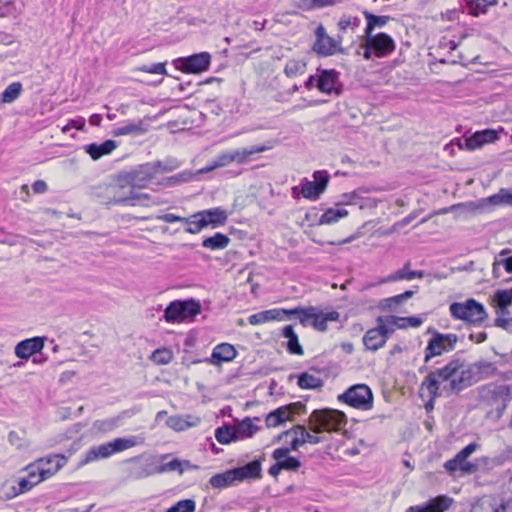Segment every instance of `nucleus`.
I'll list each match as a JSON object with an SVG mask.
<instances>
[{"label": "nucleus", "mask_w": 512, "mask_h": 512, "mask_svg": "<svg viewBox=\"0 0 512 512\" xmlns=\"http://www.w3.org/2000/svg\"><path fill=\"white\" fill-rule=\"evenodd\" d=\"M471 385L469 363L463 358H453L426 375L421 383V395H426L432 404L438 397L458 394Z\"/></svg>", "instance_id": "obj_1"}, {"label": "nucleus", "mask_w": 512, "mask_h": 512, "mask_svg": "<svg viewBox=\"0 0 512 512\" xmlns=\"http://www.w3.org/2000/svg\"><path fill=\"white\" fill-rule=\"evenodd\" d=\"M347 424L346 415L335 409H318L314 410L308 418L309 429L314 432L311 434L303 425H295L293 428L285 431L283 435L288 436L294 434L291 441V449L297 450L305 443L318 444L323 438L317 434L322 432H338Z\"/></svg>", "instance_id": "obj_2"}, {"label": "nucleus", "mask_w": 512, "mask_h": 512, "mask_svg": "<svg viewBox=\"0 0 512 512\" xmlns=\"http://www.w3.org/2000/svg\"><path fill=\"white\" fill-rule=\"evenodd\" d=\"M498 206H512V191L502 188L496 194L486 198L477 199L452 205L441 210V213L458 210L459 215L474 216L492 212Z\"/></svg>", "instance_id": "obj_3"}, {"label": "nucleus", "mask_w": 512, "mask_h": 512, "mask_svg": "<svg viewBox=\"0 0 512 512\" xmlns=\"http://www.w3.org/2000/svg\"><path fill=\"white\" fill-rule=\"evenodd\" d=\"M510 400V388L504 384H489L479 390V405L486 417L494 421L502 416Z\"/></svg>", "instance_id": "obj_4"}, {"label": "nucleus", "mask_w": 512, "mask_h": 512, "mask_svg": "<svg viewBox=\"0 0 512 512\" xmlns=\"http://www.w3.org/2000/svg\"><path fill=\"white\" fill-rule=\"evenodd\" d=\"M143 442V438L130 436L126 438H116L113 441L92 446L85 452L83 458L80 460V464L86 465L100 459L109 458L118 452L143 444Z\"/></svg>", "instance_id": "obj_5"}, {"label": "nucleus", "mask_w": 512, "mask_h": 512, "mask_svg": "<svg viewBox=\"0 0 512 512\" xmlns=\"http://www.w3.org/2000/svg\"><path fill=\"white\" fill-rule=\"evenodd\" d=\"M161 161L146 163L138 168L121 174L118 178V187L123 189H143L152 179L160 173Z\"/></svg>", "instance_id": "obj_6"}, {"label": "nucleus", "mask_w": 512, "mask_h": 512, "mask_svg": "<svg viewBox=\"0 0 512 512\" xmlns=\"http://www.w3.org/2000/svg\"><path fill=\"white\" fill-rule=\"evenodd\" d=\"M271 148V145H255L242 150L223 152L210 165L197 170L196 174L208 173L214 169L228 166L231 163H236L238 165L245 164L250 160L251 155L265 152Z\"/></svg>", "instance_id": "obj_7"}, {"label": "nucleus", "mask_w": 512, "mask_h": 512, "mask_svg": "<svg viewBox=\"0 0 512 512\" xmlns=\"http://www.w3.org/2000/svg\"><path fill=\"white\" fill-rule=\"evenodd\" d=\"M291 312L293 313L292 316H297L302 325L305 326L308 323H311V325L319 331H326L327 322L338 321L340 317V314L337 311L323 313L314 306L295 307Z\"/></svg>", "instance_id": "obj_8"}, {"label": "nucleus", "mask_w": 512, "mask_h": 512, "mask_svg": "<svg viewBox=\"0 0 512 512\" xmlns=\"http://www.w3.org/2000/svg\"><path fill=\"white\" fill-rule=\"evenodd\" d=\"M449 311L455 319L471 324H480L487 318L484 306L474 299L454 302L450 304Z\"/></svg>", "instance_id": "obj_9"}, {"label": "nucleus", "mask_w": 512, "mask_h": 512, "mask_svg": "<svg viewBox=\"0 0 512 512\" xmlns=\"http://www.w3.org/2000/svg\"><path fill=\"white\" fill-rule=\"evenodd\" d=\"M458 340V336L454 333L443 334L434 332L424 350V362L428 363L432 358L452 351L456 347Z\"/></svg>", "instance_id": "obj_10"}, {"label": "nucleus", "mask_w": 512, "mask_h": 512, "mask_svg": "<svg viewBox=\"0 0 512 512\" xmlns=\"http://www.w3.org/2000/svg\"><path fill=\"white\" fill-rule=\"evenodd\" d=\"M377 325L369 329L364 337L363 343L368 350L377 351L384 346L389 336L394 333V328L390 327L386 317H378Z\"/></svg>", "instance_id": "obj_11"}, {"label": "nucleus", "mask_w": 512, "mask_h": 512, "mask_svg": "<svg viewBox=\"0 0 512 512\" xmlns=\"http://www.w3.org/2000/svg\"><path fill=\"white\" fill-rule=\"evenodd\" d=\"M339 400L347 403L348 405L368 410L373 404V395L371 389L365 384H357L350 387L344 394H341Z\"/></svg>", "instance_id": "obj_12"}, {"label": "nucleus", "mask_w": 512, "mask_h": 512, "mask_svg": "<svg viewBox=\"0 0 512 512\" xmlns=\"http://www.w3.org/2000/svg\"><path fill=\"white\" fill-rule=\"evenodd\" d=\"M66 458L60 455H52L47 457L46 464L50 465L49 467H44V459L39 461V465L37 467L38 472L35 471L29 472L27 477L28 481L33 482V487L40 483L41 481L47 479L51 475L55 474L61 467L65 464Z\"/></svg>", "instance_id": "obj_13"}, {"label": "nucleus", "mask_w": 512, "mask_h": 512, "mask_svg": "<svg viewBox=\"0 0 512 512\" xmlns=\"http://www.w3.org/2000/svg\"><path fill=\"white\" fill-rule=\"evenodd\" d=\"M313 181L303 179L301 183V194L304 198L315 200L326 190L329 182L327 171H316L313 174Z\"/></svg>", "instance_id": "obj_14"}, {"label": "nucleus", "mask_w": 512, "mask_h": 512, "mask_svg": "<svg viewBox=\"0 0 512 512\" xmlns=\"http://www.w3.org/2000/svg\"><path fill=\"white\" fill-rule=\"evenodd\" d=\"M316 41L313 44V51L322 56H330L340 50V42L330 37L324 26L319 24L315 30Z\"/></svg>", "instance_id": "obj_15"}, {"label": "nucleus", "mask_w": 512, "mask_h": 512, "mask_svg": "<svg viewBox=\"0 0 512 512\" xmlns=\"http://www.w3.org/2000/svg\"><path fill=\"white\" fill-rule=\"evenodd\" d=\"M339 81V73L333 69L331 70H319L316 79V88L324 94H335L341 93Z\"/></svg>", "instance_id": "obj_16"}, {"label": "nucleus", "mask_w": 512, "mask_h": 512, "mask_svg": "<svg viewBox=\"0 0 512 512\" xmlns=\"http://www.w3.org/2000/svg\"><path fill=\"white\" fill-rule=\"evenodd\" d=\"M369 46L374 48V55L378 58L386 57L395 50L394 40L386 33L366 35Z\"/></svg>", "instance_id": "obj_17"}, {"label": "nucleus", "mask_w": 512, "mask_h": 512, "mask_svg": "<svg viewBox=\"0 0 512 512\" xmlns=\"http://www.w3.org/2000/svg\"><path fill=\"white\" fill-rule=\"evenodd\" d=\"M292 309L275 308L261 311L249 316L248 321L251 325H259L269 321H284L292 316Z\"/></svg>", "instance_id": "obj_18"}, {"label": "nucleus", "mask_w": 512, "mask_h": 512, "mask_svg": "<svg viewBox=\"0 0 512 512\" xmlns=\"http://www.w3.org/2000/svg\"><path fill=\"white\" fill-rule=\"evenodd\" d=\"M211 56L207 52L194 54L182 60V70L188 73H201L208 69Z\"/></svg>", "instance_id": "obj_19"}, {"label": "nucleus", "mask_w": 512, "mask_h": 512, "mask_svg": "<svg viewBox=\"0 0 512 512\" xmlns=\"http://www.w3.org/2000/svg\"><path fill=\"white\" fill-rule=\"evenodd\" d=\"M198 216L201 220H204L205 227L211 226L212 228H217L227 222L229 214L225 209L216 207L194 213V217Z\"/></svg>", "instance_id": "obj_20"}, {"label": "nucleus", "mask_w": 512, "mask_h": 512, "mask_svg": "<svg viewBox=\"0 0 512 512\" xmlns=\"http://www.w3.org/2000/svg\"><path fill=\"white\" fill-rule=\"evenodd\" d=\"M410 263L407 262L402 269L395 271L387 277L381 278L377 283H370L366 285V289L374 287L376 285L396 282L401 280H412L415 278H422L424 276L423 271H412L409 269Z\"/></svg>", "instance_id": "obj_21"}, {"label": "nucleus", "mask_w": 512, "mask_h": 512, "mask_svg": "<svg viewBox=\"0 0 512 512\" xmlns=\"http://www.w3.org/2000/svg\"><path fill=\"white\" fill-rule=\"evenodd\" d=\"M44 347V339L34 337L19 342L15 347V355L21 359H28L30 356L40 352Z\"/></svg>", "instance_id": "obj_22"}, {"label": "nucleus", "mask_w": 512, "mask_h": 512, "mask_svg": "<svg viewBox=\"0 0 512 512\" xmlns=\"http://www.w3.org/2000/svg\"><path fill=\"white\" fill-rule=\"evenodd\" d=\"M451 503V498L447 496H438L431 499L424 506H411L406 512H445L450 508Z\"/></svg>", "instance_id": "obj_23"}, {"label": "nucleus", "mask_w": 512, "mask_h": 512, "mask_svg": "<svg viewBox=\"0 0 512 512\" xmlns=\"http://www.w3.org/2000/svg\"><path fill=\"white\" fill-rule=\"evenodd\" d=\"M495 371V366L489 361L481 360L469 363V372L471 373L473 384L494 375Z\"/></svg>", "instance_id": "obj_24"}, {"label": "nucleus", "mask_w": 512, "mask_h": 512, "mask_svg": "<svg viewBox=\"0 0 512 512\" xmlns=\"http://www.w3.org/2000/svg\"><path fill=\"white\" fill-rule=\"evenodd\" d=\"M497 137H498L497 132L492 129L478 131L466 139V146L468 149L474 150V149L480 148L484 144L491 143V142L495 141L497 139Z\"/></svg>", "instance_id": "obj_25"}, {"label": "nucleus", "mask_w": 512, "mask_h": 512, "mask_svg": "<svg viewBox=\"0 0 512 512\" xmlns=\"http://www.w3.org/2000/svg\"><path fill=\"white\" fill-rule=\"evenodd\" d=\"M237 355V351L233 345L228 343H222L217 345L212 352L210 363L218 365L221 362H229L233 360Z\"/></svg>", "instance_id": "obj_26"}, {"label": "nucleus", "mask_w": 512, "mask_h": 512, "mask_svg": "<svg viewBox=\"0 0 512 512\" xmlns=\"http://www.w3.org/2000/svg\"><path fill=\"white\" fill-rule=\"evenodd\" d=\"M259 418H245L242 421L234 425L236 440H243L252 437L260 427L256 424L259 422Z\"/></svg>", "instance_id": "obj_27"}, {"label": "nucleus", "mask_w": 512, "mask_h": 512, "mask_svg": "<svg viewBox=\"0 0 512 512\" xmlns=\"http://www.w3.org/2000/svg\"><path fill=\"white\" fill-rule=\"evenodd\" d=\"M199 423L200 418L192 415H174L170 416L166 421L167 426L175 431H184L188 428L197 426Z\"/></svg>", "instance_id": "obj_28"}, {"label": "nucleus", "mask_w": 512, "mask_h": 512, "mask_svg": "<svg viewBox=\"0 0 512 512\" xmlns=\"http://www.w3.org/2000/svg\"><path fill=\"white\" fill-rule=\"evenodd\" d=\"M139 457H134L129 462L135 463L127 468L128 477L134 480L143 479L156 473V467L151 464H138Z\"/></svg>", "instance_id": "obj_29"}, {"label": "nucleus", "mask_w": 512, "mask_h": 512, "mask_svg": "<svg viewBox=\"0 0 512 512\" xmlns=\"http://www.w3.org/2000/svg\"><path fill=\"white\" fill-rule=\"evenodd\" d=\"M349 214L348 210L336 203L334 207L328 208L321 215L318 224L319 225H331L339 222L342 218L347 217Z\"/></svg>", "instance_id": "obj_30"}, {"label": "nucleus", "mask_w": 512, "mask_h": 512, "mask_svg": "<svg viewBox=\"0 0 512 512\" xmlns=\"http://www.w3.org/2000/svg\"><path fill=\"white\" fill-rule=\"evenodd\" d=\"M118 144L114 140H106L101 144H90L85 147V151L90 155L93 160H98L102 156L112 153Z\"/></svg>", "instance_id": "obj_31"}, {"label": "nucleus", "mask_w": 512, "mask_h": 512, "mask_svg": "<svg viewBox=\"0 0 512 512\" xmlns=\"http://www.w3.org/2000/svg\"><path fill=\"white\" fill-rule=\"evenodd\" d=\"M232 471L235 473L236 481L259 478L261 475V464L258 460H254L242 467L232 469Z\"/></svg>", "instance_id": "obj_32"}, {"label": "nucleus", "mask_w": 512, "mask_h": 512, "mask_svg": "<svg viewBox=\"0 0 512 512\" xmlns=\"http://www.w3.org/2000/svg\"><path fill=\"white\" fill-rule=\"evenodd\" d=\"M147 125L143 120H138L135 122H128L121 127H117L113 129L112 134L115 137L125 136V135H141L147 132Z\"/></svg>", "instance_id": "obj_33"}, {"label": "nucleus", "mask_w": 512, "mask_h": 512, "mask_svg": "<svg viewBox=\"0 0 512 512\" xmlns=\"http://www.w3.org/2000/svg\"><path fill=\"white\" fill-rule=\"evenodd\" d=\"M492 301L498 308V314L502 316L509 314L508 308L512 305V290H497Z\"/></svg>", "instance_id": "obj_34"}, {"label": "nucleus", "mask_w": 512, "mask_h": 512, "mask_svg": "<svg viewBox=\"0 0 512 512\" xmlns=\"http://www.w3.org/2000/svg\"><path fill=\"white\" fill-rule=\"evenodd\" d=\"M282 335L288 339L286 347L289 353L303 355V348L299 343L298 336L295 333L292 325L285 326L282 329Z\"/></svg>", "instance_id": "obj_35"}, {"label": "nucleus", "mask_w": 512, "mask_h": 512, "mask_svg": "<svg viewBox=\"0 0 512 512\" xmlns=\"http://www.w3.org/2000/svg\"><path fill=\"white\" fill-rule=\"evenodd\" d=\"M305 410V405L300 402H297L286 406H281L275 409V412L277 413V415H279V418L281 419L282 423H285L286 421H293V416L295 414L305 413Z\"/></svg>", "instance_id": "obj_36"}, {"label": "nucleus", "mask_w": 512, "mask_h": 512, "mask_svg": "<svg viewBox=\"0 0 512 512\" xmlns=\"http://www.w3.org/2000/svg\"><path fill=\"white\" fill-rule=\"evenodd\" d=\"M363 15L367 21V25L365 28L366 35L373 34V30L375 28H382L391 20L390 16H386V15L378 16V15H374L373 13L368 12V11H364Z\"/></svg>", "instance_id": "obj_37"}, {"label": "nucleus", "mask_w": 512, "mask_h": 512, "mask_svg": "<svg viewBox=\"0 0 512 512\" xmlns=\"http://www.w3.org/2000/svg\"><path fill=\"white\" fill-rule=\"evenodd\" d=\"M390 327L404 329L408 326L410 327H419L422 324V319L415 316L409 317H397V316H388L386 317Z\"/></svg>", "instance_id": "obj_38"}, {"label": "nucleus", "mask_w": 512, "mask_h": 512, "mask_svg": "<svg viewBox=\"0 0 512 512\" xmlns=\"http://www.w3.org/2000/svg\"><path fill=\"white\" fill-rule=\"evenodd\" d=\"M230 243V238L222 233H215L211 237H207L202 241V246L210 250L225 249Z\"/></svg>", "instance_id": "obj_39"}, {"label": "nucleus", "mask_w": 512, "mask_h": 512, "mask_svg": "<svg viewBox=\"0 0 512 512\" xmlns=\"http://www.w3.org/2000/svg\"><path fill=\"white\" fill-rule=\"evenodd\" d=\"M234 474L235 473H233L232 470H228L224 473L215 474L210 478L209 483L213 488L217 489L228 487L236 481V476Z\"/></svg>", "instance_id": "obj_40"}, {"label": "nucleus", "mask_w": 512, "mask_h": 512, "mask_svg": "<svg viewBox=\"0 0 512 512\" xmlns=\"http://www.w3.org/2000/svg\"><path fill=\"white\" fill-rule=\"evenodd\" d=\"M306 70V62L301 59H290L287 61L284 73L287 77L293 78L298 75L304 74Z\"/></svg>", "instance_id": "obj_41"}, {"label": "nucleus", "mask_w": 512, "mask_h": 512, "mask_svg": "<svg viewBox=\"0 0 512 512\" xmlns=\"http://www.w3.org/2000/svg\"><path fill=\"white\" fill-rule=\"evenodd\" d=\"M182 321L194 317L201 312V305L193 299L180 301Z\"/></svg>", "instance_id": "obj_42"}, {"label": "nucleus", "mask_w": 512, "mask_h": 512, "mask_svg": "<svg viewBox=\"0 0 512 512\" xmlns=\"http://www.w3.org/2000/svg\"><path fill=\"white\" fill-rule=\"evenodd\" d=\"M298 385L302 389H317L322 387L323 381L318 376L305 372L299 375Z\"/></svg>", "instance_id": "obj_43"}, {"label": "nucleus", "mask_w": 512, "mask_h": 512, "mask_svg": "<svg viewBox=\"0 0 512 512\" xmlns=\"http://www.w3.org/2000/svg\"><path fill=\"white\" fill-rule=\"evenodd\" d=\"M22 92V84L20 82L11 83L1 94L3 103L14 102Z\"/></svg>", "instance_id": "obj_44"}, {"label": "nucleus", "mask_w": 512, "mask_h": 512, "mask_svg": "<svg viewBox=\"0 0 512 512\" xmlns=\"http://www.w3.org/2000/svg\"><path fill=\"white\" fill-rule=\"evenodd\" d=\"M215 438L221 444H229L236 440L235 428L230 426H222L216 429Z\"/></svg>", "instance_id": "obj_45"}, {"label": "nucleus", "mask_w": 512, "mask_h": 512, "mask_svg": "<svg viewBox=\"0 0 512 512\" xmlns=\"http://www.w3.org/2000/svg\"><path fill=\"white\" fill-rule=\"evenodd\" d=\"M164 318L167 322H181L180 301L171 302L164 311Z\"/></svg>", "instance_id": "obj_46"}, {"label": "nucleus", "mask_w": 512, "mask_h": 512, "mask_svg": "<svg viewBox=\"0 0 512 512\" xmlns=\"http://www.w3.org/2000/svg\"><path fill=\"white\" fill-rule=\"evenodd\" d=\"M150 359L157 365H166L173 359V352L167 348L156 349Z\"/></svg>", "instance_id": "obj_47"}, {"label": "nucleus", "mask_w": 512, "mask_h": 512, "mask_svg": "<svg viewBox=\"0 0 512 512\" xmlns=\"http://www.w3.org/2000/svg\"><path fill=\"white\" fill-rule=\"evenodd\" d=\"M183 223L186 224L185 231L190 234H197L202 229L206 228L204 220H201L199 216L194 217V214L188 218L184 217Z\"/></svg>", "instance_id": "obj_48"}, {"label": "nucleus", "mask_w": 512, "mask_h": 512, "mask_svg": "<svg viewBox=\"0 0 512 512\" xmlns=\"http://www.w3.org/2000/svg\"><path fill=\"white\" fill-rule=\"evenodd\" d=\"M473 512H512V499L501 504L499 507L491 504L474 506Z\"/></svg>", "instance_id": "obj_49"}, {"label": "nucleus", "mask_w": 512, "mask_h": 512, "mask_svg": "<svg viewBox=\"0 0 512 512\" xmlns=\"http://www.w3.org/2000/svg\"><path fill=\"white\" fill-rule=\"evenodd\" d=\"M117 424L118 422L114 418L96 420L92 425V429L98 433H108L114 430Z\"/></svg>", "instance_id": "obj_50"}, {"label": "nucleus", "mask_w": 512, "mask_h": 512, "mask_svg": "<svg viewBox=\"0 0 512 512\" xmlns=\"http://www.w3.org/2000/svg\"><path fill=\"white\" fill-rule=\"evenodd\" d=\"M127 200H134L138 204L148 205V201L150 200V196L147 193L138 192V191H136V189H134V190L130 189L129 196L116 198L117 202H124V201H127Z\"/></svg>", "instance_id": "obj_51"}, {"label": "nucleus", "mask_w": 512, "mask_h": 512, "mask_svg": "<svg viewBox=\"0 0 512 512\" xmlns=\"http://www.w3.org/2000/svg\"><path fill=\"white\" fill-rule=\"evenodd\" d=\"M365 192L361 190L358 201H356V206L361 210L366 209H375L378 205V200L369 196L364 195Z\"/></svg>", "instance_id": "obj_52"}, {"label": "nucleus", "mask_w": 512, "mask_h": 512, "mask_svg": "<svg viewBox=\"0 0 512 512\" xmlns=\"http://www.w3.org/2000/svg\"><path fill=\"white\" fill-rule=\"evenodd\" d=\"M195 502L191 499H185L177 502L174 506L169 508L167 512H194Z\"/></svg>", "instance_id": "obj_53"}, {"label": "nucleus", "mask_w": 512, "mask_h": 512, "mask_svg": "<svg viewBox=\"0 0 512 512\" xmlns=\"http://www.w3.org/2000/svg\"><path fill=\"white\" fill-rule=\"evenodd\" d=\"M177 471L181 474V460L174 458L171 461L156 467V473L161 474L165 472Z\"/></svg>", "instance_id": "obj_54"}, {"label": "nucleus", "mask_w": 512, "mask_h": 512, "mask_svg": "<svg viewBox=\"0 0 512 512\" xmlns=\"http://www.w3.org/2000/svg\"><path fill=\"white\" fill-rule=\"evenodd\" d=\"M19 488L11 487L12 491L6 495L7 499L13 498L20 493H24L33 488V482L28 481L27 478L20 479L18 483Z\"/></svg>", "instance_id": "obj_55"}, {"label": "nucleus", "mask_w": 512, "mask_h": 512, "mask_svg": "<svg viewBox=\"0 0 512 512\" xmlns=\"http://www.w3.org/2000/svg\"><path fill=\"white\" fill-rule=\"evenodd\" d=\"M139 71L151 73V74H165L166 69L163 63H155L151 65H143L138 68Z\"/></svg>", "instance_id": "obj_56"}, {"label": "nucleus", "mask_w": 512, "mask_h": 512, "mask_svg": "<svg viewBox=\"0 0 512 512\" xmlns=\"http://www.w3.org/2000/svg\"><path fill=\"white\" fill-rule=\"evenodd\" d=\"M195 175H197L196 172L195 173L190 172V171L183 172L181 174H178V175L168 178L167 184L173 185V184L180 183V182H187V181H190Z\"/></svg>", "instance_id": "obj_57"}, {"label": "nucleus", "mask_w": 512, "mask_h": 512, "mask_svg": "<svg viewBox=\"0 0 512 512\" xmlns=\"http://www.w3.org/2000/svg\"><path fill=\"white\" fill-rule=\"evenodd\" d=\"M361 190H356L350 193H345L342 195V200L338 204H341L342 207L345 205H355L356 201H358V198L360 196Z\"/></svg>", "instance_id": "obj_58"}, {"label": "nucleus", "mask_w": 512, "mask_h": 512, "mask_svg": "<svg viewBox=\"0 0 512 512\" xmlns=\"http://www.w3.org/2000/svg\"><path fill=\"white\" fill-rule=\"evenodd\" d=\"M282 470H290V471H296L300 466V461L292 456H289L287 459H285L283 462L279 463Z\"/></svg>", "instance_id": "obj_59"}, {"label": "nucleus", "mask_w": 512, "mask_h": 512, "mask_svg": "<svg viewBox=\"0 0 512 512\" xmlns=\"http://www.w3.org/2000/svg\"><path fill=\"white\" fill-rule=\"evenodd\" d=\"M479 447V444L476 442L470 443L462 450H460L457 455L458 458H461L463 461L466 460L470 455H472Z\"/></svg>", "instance_id": "obj_60"}, {"label": "nucleus", "mask_w": 512, "mask_h": 512, "mask_svg": "<svg viewBox=\"0 0 512 512\" xmlns=\"http://www.w3.org/2000/svg\"><path fill=\"white\" fill-rule=\"evenodd\" d=\"M463 462L464 461L461 458H458V455L456 454L454 458L445 462L444 468L448 472L453 473V472L457 471L458 469H460V466Z\"/></svg>", "instance_id": "obj_61"}, {"label": "nucleus", "mask_w": 512, "mask_h": 512, "mask_svg": "<svg viewBox=\"0 0 512 512\" xmlns=\"http://www.w3.org/2000/svg\"><path fill=\"white\" fill-rule=\"evenodd\" d=\"M360 20L358 18H354L353 20L349 17L342 18L338 22L339 29L341 31H346L349 27H358Z\"/></svg>", "instance_id": "obj_62"}, {"label": "nucleus", "mask_w": 512, "mask_h": 512, "mask_svg": "<svg viewBox=\"0 0 512 512\" xmlns=\"http://www.w3.org/2000/svg\"><path fill=\"white\" fill-rule=\"evenodd\" d=\"M266 426L269 427V428H274V427H278L280 425H282V421L281 419L279 418V415H277V413L274 411H271L267 416H266Z\"/></svg>", "instance_id": "obj_63"}, {"label": "nucleus", "mask_w": 512, "mask_h": 512, "mask_svg": "<svg viewBox=\"0 0 512 512\" xmlns=\"http://www.w3.org/2000/svg\"><path fill=\"white\" fill-rule=\"evenodd\" d=\"M495 326L510 331L512 330V318H505L499 316L495 320Z\"/></svg>", "instance_id": "obj_64"}]
</instances>
